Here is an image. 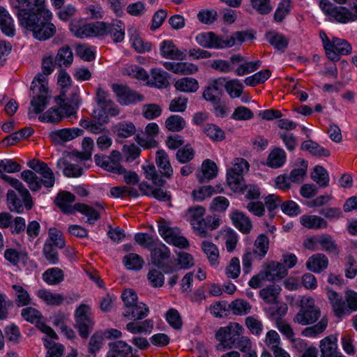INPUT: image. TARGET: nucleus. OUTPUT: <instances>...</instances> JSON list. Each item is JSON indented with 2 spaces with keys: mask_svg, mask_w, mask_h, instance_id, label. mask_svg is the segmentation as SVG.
I'll return each mask as SVG.
<instances>
[{
  "mask_svg": "<svg viewBox=\"0 0 357 357\" xmlns=\"http://www.w3.org/2000/svg\"><path fill=\"white\" fill-rule=\"evenodd\" d=\"M3 178L9 182L10 185L13 187L17 192L20 197L23 199L25 208L29 211L33 206L32 197L29 190L24 187L22 182L16 178L10 176H4Z\"/></svg>",
  "mask_w": 357,
  "mask_h": 357,
  "instance_id": "28",
  "label": "nucleus"
},
{
  "mask_svg": "<svg viewBox=\"0 0 357 357\" xmlns=\"http://www.w3.org/2000/svg\"><path fill=\"white\" fill-rule=\"evenodd\" d=\"M56 64L60 68L70 67L73 62V53L68 46H64L59 49L56 58Z\"/></svg>",
  "mask_w": 357,
  "mask_h": 357,
  "instance_id": "42",
  "label": "nucleus"
},
{
  "mask_svg": "<svg viewBox=\"0 0 357 357\" xmlns=\"http://www.w3.org/2000/svg\"><path fill=\"white\" fill-rule=\"evenodd\" d=\"M311 177L321 187H326L328 185V174L321 166L317 165L314 168Z\"/></svg>",
  "mask_w": 357,
  "mask_h": 357,
  "instance_id": "59",
  "label": "nucleus"
},
{
  "mask_svg": "<svg viewBox=\"0 0 357 357\" xmlns=\"http://www.w3.org/2000/svg\"><path fill=\"white\" fill-rule=\"evenodd\" d=\"M326 54L331 61H338L340 55H347L351 52V45L344 39L333 37L330 39L324 31H319Z\"/></svg>",
  "mask_w": 357,
  "mask_h": 357,
  "instance_id": "6",
  "label": "nucleus"
},
{
  "mask_svg": "<svg viewBox=\"0 0 357 357\" xmlns=\"http://www.w3.org/2000/svg\"><path fill=\"white\" fill-rule=\"evenodd\" d=\"M75 200V197L74 195L67 191H63L57 195L55 202L63 213L73 214L75 213V204L72 206L71 204Z\"/></svg>",
  "mask_w": 357,
  "mask_h": 357,
  "instance_id": "30",
  "label": "nucleus"
},
{
  "mask_svg": "<svg viewBox=\"0 0 357 357\" xmlns=\"http://www.w3.org/2000/svg\"><path fill=\"white\" fill-rule=\"evenodd\" d=\"M321 316L320 309L315 305L311 297H303L301 300V308L294 318V321L302 326L315 323Z\"/></svg>",
  "mask_w": 357,
  "mask_h": 357,
  "instance_id": "8",
  "label": "nucleus"
},
{
  "mask_svg": "<svg viewBox=\"0 0 357 357\" xmlns=\"http://www.w3.org/2000/svg\"><path fill=\"white\" fill-rule=\"evenodd\" d=\"M218 171L216 164L213 161L206 159L203 162L201 169L197 173V179L199 183L208 182L216 177Z\"/></svg>",
  "mask_w": 357,
  "mask_h": 357,
  "instance_id": "27",
  "label": "nucleus"
},
{
  "mask_svg": "<svg viewBox=\"0 0 357 357\" xmlns=\"http://www.w3.org/2000/svg\"><path fill=\"white\" fill-rule=\"evenodd\" d=\"M328 266V257L321 253H317L308 258L306 262L307 268L314 273H321Z\"/></svg>",
  "mask_w": 357,
  "mask_h": 357,
  "instance_id": "31",
  "label": "nucleus"
},
{
  "mask_svg": "<svg viewBox=\"0 0 357 357\" xmlns=\"http://www.w3.org/2000/svg\"><path fill=\"white\" fill-rule=\"evenodd\" d=\"M43 280L48 284L56 285L64 280L63 271L59 268H51L43 273Z\"/></svg>",
  "mask_w": 357,
  "mask_h": 357,
  "instance_id": "46",
  "label": "nucleus"
},
{
  "mask_svg": "<svg viewBox=\"0 0 357 357\" xmlns=\"http://www.w3.org/2000/svg\"><path fill=\"white\" fill-rule=\"evenodd\" d=\"M203 132L213 142H220L225 138V133L219 126L208 123L203 126Z\"/></svg>",
  "mask_w": 357,
  "mask_h": 357,
  "instance_id": "49",
  "label": "nucleus"
},
{
  "mask_svg": "<svg viewBox=\"0 0 357 357\" xmlns=\"http://www.w3.org/2000/svg\"><path fill=\"white\" fill-rule=\"evenodd\" d=\"M147 279L150 284L155 288L161 287L165 282V276L161 271L157 268H151L147 274Z\"/></svg>",
  "mask_w": 357,
  "mask_h": 357,
  "instance_id": "63",
  "label": "nucleus"
},
{
  "mask_svg": "<svg viewBox=\"0 0 357 357\" xmlns=\"http://www.w3.org/2000/svg\"><path fill=\"white\" fill-rule=\"evenodd\" d=\"M113 91L115 93L118 102L121 105H130L144 100V96L132 91L128 87L119 85H112Z\"/></svg>",
  "mask_w": 357,
  "mask_h": 357,
  "instance_id": "16",
  "label": "nucleus"
},
{
  "mask_svg": "<svg viewBox=\"0 0 357 357\" xmlns=\"http://www.w3.org/2000/svg\"><path fill=\"white\" fill-rule=\"evenodd\" d=\"M75 319L79 335L83 338H86L93 326L90 307L85 304L80 305L75 310Z\"/></svg>",
  "mask_w": 357,
  "mask_h": 357,
  "instance_id": "9",
  "label": "nucleus"
},
{
  "mask_svg": "<svg viewBox=\"0 0 357 357\" xmlns=\"http://www.w3.org/2000/svg\"><path fill=\"white\" fill-rule=\"evenodd\" d=\"M96 100L98 105L102 109L104 114L115 116L119 114V110L111 98L110 94L102 89L98 87L96 90Z\"/></svg>",
  "mask_w": 357,
  "mask_h": 357,
  "instance_id": "17",
  "label": "nucleus"
},
{
  "mask_svg": "<svg viewBox=\"0 0 357 357\" xmlns=\"http://www.w3.org/2000/svg\"><path fill=\"white\" fill-rule=\"evenodd\" d=\"M0 29L8 36H13L15 34L13 20L7 10L2 6H0Z\"/></svg>",
  "mask_w": 357,
  "mask_h": 357,
  "instance_id": "38",
  "label": "nucleus"
},
{
  "mask_svg": "<svg viewBox=\"0 0 357 357\" xmlns=\"http://www.w3.org/2000/svg\"><path fill=\"white\" fill-rule=\"evenodd\" d=\"M169 257L170 250L163 243L153 248L151 252L152 264L158 268H162L165 273H172L177 269L176 266H173L169 262L164 264V261L168 259Z\"/></svg>",
  "mask_w": 357,
  "mask_h": 357,
  "instance_id": "13",
  "label": "nucleus"
},
{
  "mask_svg": "<svg viewBox=\"0 0 357 357\" xmlns=\"http://www.w3.org/2000/svg\"><path fill=\"white\" fill-rule=\"evenodd\" d=\"M321 357H337L341 353L337 351V338L329 335L320 342Z\"/></svg>",
  "mask_w": 357,
  "mask_h": 357,
  "instance_id": "34",
  "label": "nucleus"
},
{
  "mask_svg": "<svg viewBox=\"0 0 357 357\" xmlns=\"http://www.w3.org/2000/svg\"><path fill=\"white\" fill-rule=\"evenodd\" d=\"M280 291V287L278 284H273L261 289L259 296L267 303H276Z\"/></svg>",
  "mask_w": 357,
  "mask_h": 357,
  "instance_id": "41",
  "label": "nucleus"
},
{
  "mask_svg": "<svg viewBox=\"0 0 357 357\" xmlns=\"http://www.w3.org/2000/svg\"><path fill=\"white\" fill-rule=\"evenodd\" d=\"M84 131L78 128H63L52 131L49 136L50 139L55 144H62L75 138L82 136Z\"/></svg>",
  "mask_w": 357,
  "mask_h": 357,
  "instance_id": "19",
  "label": "nucleus"
},
{
  "mask_svg": "<svg viewBox=\"0 0 357 357\" xmlns=\"http://www.w3.org/2000/svg\"><path fill=\"white\" fill-rule=\"evenodd\" d=\"M317 243L321 246L322 250L335 255L339 254L338 246L331 235L324 234L319 236L317 238Z\"/></svg>",
  "mask_w": 357,
  "mask_h": 357,
  "instance_id": "40",
  "label": "nucleus"
},
{
  "mask_svg": "<svg viewBox=\"0 0 357 357\" xmlns=\"http://www.w3.org/2000/svg\"><path fill=\"white\" fill-rule=\"evenodd\" d=\"M319 7L331 22L347 24L357 20V0L348 7L334 6L328 0H321Z\"/></svg>",
  "mask_w": 357,
  "mask_h": 357,
  "instance_id": "4",
  "label": "nucleus"
},
{
  "mask_svg": "<svg viewBox=\"0 0 357 357\" xmlns=\"http://www.w3.org/2000/svg\"><path fill=\"white\" fill-rule=\"evenodd\" d=\"M105 35H109L114 43H121L125 38V25L121 20H115L111 23L105 22Z\"/></svg>",
  "mask_w": 357,
  "mask_h": 357,
  "instance_id": "25",
  "label": "nucleus"
},
{
  "mask_svg": "<svg viewBox=\"0 0 357 357\" xmlns=\"http://www.w3.org/2000/svg\"><path fill=\"white\" fill-rule=\"evenodd\" d=\"M243 332V326L236 322H231L226 326L220 327L215 335L216 340L219 342L216 346L217 349L222 351L236 347L237 340Z\"/></svg>",
  "mask_w": 357,
  "mask_h": 357,
  "instance_id": "5",
  "label": "nucleus"
},
{
  "mask_svg": "<svg viewBox=\"0 0 357 357\" xmlns=\"http://www.w3.org/2000/svg\"><path fill=\"white\" fill-rule=\"evenodd\" d=\"M159 50L160 55L167 59L182 61L186 58L185 52L180 50L170 40H165L161 42Z\"/></svg>",
  "mask_w": 357,
  "mask_h": 357,
  "instance_id": "20",
  "label": "nucleus"
},
{
  "mask_svg": "<svg viewBox=\"0 0 357 357\" xmlns=\"http://www.w3.org/2000/svg\"><path fill=\"white\" fill-rule=\"evenodd\" d=\"M224 79L214 80L209 84L203 92V98L212 104H217L220 102L222 91L221 86H223Z\"/></svg>",
  "mask_w": 357,
  "mask_h": 357,
  "instance_id": "24",
  "label": "nucleus"
},
{
  "mask_svg": "<svg viewBox=\"0 0 357 357\" xmlns=\"http://www.w3.org/2000/svg\"><path fill=\"white\" fill-rule=\"evenodd\" d=\"M326 296L331 305L334 315L342 319L350 314L352 312L357 311V292L348 290L342 296L336 291L327 288Z\"/></svg>",
  "mask_w": 357,
  "mask_h": 357,
  "instance_id": "3",
  "label": "nucleus"
},
{
  "mask_svg": "<svg viewBox=\"0 0 357 357\" xmlns=\"http://www.w3.org/2000/svg\"><path fill=\"white\" fill-rule=\"evenodd\" d=\"M105 22L88 23L84 20H73L70 24V30L77 38H85L104 36Z\"/></svg>",
  "mask_w": 357,
  "mask_h": 357,
  "instance_id": "7",
  "label": "nucleus"
},
{
  "mask_svg": "<svg viewBox=\"0 0 357 357\" xmlns=\"http://www.w3.org/2000/svg\"><path fill=\"white\" fill-rule=\"evenodd\" d=\"M225 90L231 98H239L243 92V85L237 79L224 82Z\"/></svg>",
  "mask_w": 357,
  "mask_h": 357,
  "instance_id": "52",
  "label": "nucleus"
},
{
  "mask_svg": "<svg viewBox=\"0 0 357 357\" xmlns=\"http://www.w3.org/2000/svg\"><path fill=\"white\" fill-rule=\"evenodd\" d=\"M185 126L186 122L185 119L179 115H171L165 122V128L169 131L174 132L181 131Z\"/></svg>",
  "mask_w": 357,
  "mask_h": 357,
  "instance_id": "50",
  "label": "nucleus"
},
{
  "mask_svg": "<svg viewBox=\"0 0 357 357\" xmlns=\"http://www.w3.org/2000/svg\"><path fill=\"white\" fill-rule=\"evenodd\" d=\"M128 35L130 37V42L136 52L138 53H144L151 50V44L149 43H146L142 40L139 31L135 27L131 26L128 29Z\"/></svg>",
  "mask_w": 357,
  "mask_h": 357,
  "instance_id": "32",
  "label": "nucleus"
},
{
  "mask_svg": "<svg viewBox=\"0 0 357 357\" xmlns=\"http://www.w3.org/2000/svg\"><path fill=\"white\" fill-rule=\"evenodd\" d=\"M302 150L307 151L310 154L319 156H327L329 155L328 150L320 146L317 142L312 140L303 142L301 146Z\"/></svg>",
  "mask_w": 357,
  "mask_h": 357,
  "instance_id": "55",
  "label": "nucleus"
},
{
  "mask_svg": "<svg viewBox=\"0 0 357 357\" xmlns=\"http://www.w3.org/2000/svg\"><path fill=\"white\" fill-rule=\"evenodd\" d=\"M174 87L177 91L184 93H194L199 89V83L192 77H182L175 82Z\"/></svg>",
  "mask_w": 357,
  "mask_h": 357,
  "instance_id": "39",
  "label": "nucleus"
},
{
  "mask_svg": "<svg viewBox=\"0 0 357 357\" xmlns=\"http://www.w3.org/2000/svg\"><path fill=\"white\" fill-rule=\"evenodd\" d=\"M230 218L234 227L241 233L248 234L252 231V220L245 213L236 210L230 213Z\"/></svg>",
  "mask_w": 357,
  "mask_h": 357,
  "instance_id": "22",
  "label": "nucleus"
},
{
  "mask_svg": "<svg viewBox=\"0 0 357 357\" xmlns=\"http://www.w3.org/2000/svg\"><path fill=\"white\" fill-rule=\"evenodd\" d=\"M328 323V319L324 317L317 324L304 328L302 331V335L305 337H315L326 330Z\"/></svg>",
  "mask_w": 357,
  "mask_h": 357,
  "instance_id": "48",
  "label": "nucleus"
},
{
  "mask_svg": "<svg viewBox=\"0 0 357 357\" xmlns=\"http://www.w3.org/2000/svg\"><path fill=\"white\" fill-rule=\"evenodd\" d=\"M300 222L309 229H323L328 227L326 220L315 215H303L300 218Z\"/></svg>",
  "mask_w": 357,
  "mask_h": 357,
  "instance_id": "36",
  "label": "nucleus"
},
{
  "mask_svg": "<svg viewBox=\"0 0 357 357\" xmlns=\"http://www.w3.org/2000/svg\"><path fill=\"white\" fill-rule=\"evenodd\" d=\"M201 248L206 255L210 265L214 268L219 266L220 252L216 245L208 241H204L202 243Z\"/></svg>",
  "mask_w": 357,
  "mask_h": 357,
  "instance_id": "37",
  "label": "nucleus"
},
{
  "mask_svg": "<svg viewBox=\"0 0 357 357\" xmlns=\"http://www.w3.org/2000/svg\"><path fill=\"white\" fill-rule=\"evenodd\" d=\"M233 313L236 315L246 314L251 310L250 304L243 299H236L229 305Z\"/></svg>",
  "mask_w": 357,
  "mask_h": 357,
  "instance_id": "62",
  "label": "nucleus"
},
{
  "mask_svg": "<svg viewBox=\"0 0 357 357\" xmlns=\"http://www.w3.org/2000/svg\"><path fill=\"white\" fill-rule=\"evenodd\" d=\"M226 184L234 192L242 191L245 184L243 174L227 171Z\"/></svg>",
  "mask_w": 357,
  "mask_h": 357,
  "instance_id": "43",
  "label": "nucleus"
},
{
  "mask_svg": "<svg viewBox=\"0 0 357 357\" xmlns=\"http://www.w3.org/2000/svg\"><path fill=\"white\" fill-rule=\"evenodd\" d=\"M163 66L168 70L176 75H190L195 74L199 68L194 63L189 62H170L162 63Z\"/></svg>",
  "mask_w": 357,
  "mask_h": 357,
  "instance_id": "21",
  "label": "nucleus"
},
{
  "mask_svg": "<svg viewBox=\"0 0 357 357\" xmlns=\"http://www.w3.org/2000/svg\"><path fill=\"white\" fill-rule=\"evenodd\" d=\"M12 289L15 296V302L18 306H24L30 303V296L23 287L18 284H13Z\"/></svg>",
  "mask_w": 357,
  "mask_h": 357,
  "instance_id": "58",
  "label": "nucleus"
},
{
  "mask_svg": "<svg viewBox=\"0 0 357 357\" xmlns=\"http://www.w3.org/2000/svg\"><path fill=\"white\" fill-rule=\"evenodd\" d=\"M95 207L82 203L75 204V211H78L87 217L89 224H94L100 219V212L105 210V204L100 202L94 204Z\"/></svg>",
  "mask_w": 357,
  "mask_h": 357,
  "instance_id": "18",
  "label": "nucleus"
},
{
  "mask_svg": "<svg viewBox=\"0 0 357 357\" xmlns=\"http://www.w3.org/2000/svg\"><path fill=\"white\" fill-rule=\"evenodd\" d=\"M7 204L10 211L17 213H22L25 208L22 197H18L16 192L12 190L7 192Z\"/></svg>",
  "mask_w": 357,
  "mask_h": 357,
  "instance_id": "44",
  "label": "nucleus"
},
{
  "mask_svg": "<svg viewBox=\"0 0 357 357\" xmlns=\"http://www.w3.org/2000/svg\"><path fill=\"white\" fill-rule=\"evenodd\" d=\"M152 84L159 89L167 88L169 85V75L160 68H153L151 70Z\"/></svg>",
  "mask_w": 357,
  "mask_h": 357,
  "instance_id": "45",
  "label": "nucleus"
},
{
  "mask_svg": "<svg viewBox=\"0 0 357 357\" xmlns=\"http://www.w3.org/2000/svg\"><path fill=\"white\" fill-rule=\"evenodd\" d=\"M122 158H95V162L97 165L104 169L116 174H123L125 168L121 164Z\"/></svg>",
  "mask_w": 357,
  "mask_h": 357,
  "instance_id": "29",
  "label": "nucleus"
},
{
  "mask_svg": "<svg viewBox=\"0 0 357 357\" xmlns=\"http://www.w3.org/2000/svg\"><path fill=\"white\" fill-rule=\"evenodd\" d=\"M252 36L245 31H236L225 38L213 32H204L197 34L196 42L204 48L223 49L239 45L244 41L251 39Z\"/></svg>",
  "mask_w": 357,
  "mask_h": 357,
  "instance_id": "2",
  "label": "nucleus"
},
{
  "mask_svg": "<svg viewBox=\"0 0 357 357\" xmlns=\"http://www.w3.org/2000/svg\"><path fill=\"white\" fill-rule=\"evenodd\" d=\"M114 131L119 137L127 138L135 134L136 128L132 122L122 121L114 126Z\"/></svg>",
  "mask_w": 357,
  "mask_h": 357,
  "instance_id": "51",
  "label": "nucleus"
},
{
  "mask_svg": "<svg viewBox=\"0 0 357 357\" xmlns=\"http://www.w3.org/2000/svg\"><path fill=\"white\" fill-rule=\"evenodd\" d=\"M112 351L116 354L119 357H128L132 353V348L123 341H116L109 344Z\"/></svg>",
  "mask_w": 357,
  "mask_h": 357,
  "instance_id": "60",
  "label": "nucleus"
},
{
  "mask_svg": "<svg viewBox=\"0 0 357 357\" xmlns=\"http://www.w3.org/2000/svg\"><path fill=\"white\" fill-rule=\"evenodd\" d=\"M44 90L41 89H33V83H31V90L34 96L31 100V107L29 109L28 114L32 118L33 114L41 113L49 104L50 96L47 86H45Z\"/></svg>",
  "mask_w": 357,
  "mask_h": 357,
  "instance_id": "12",
  "label": "nucleus"
},
{
  "mask_svg": "<svg viewBox=\"0 0 357 357\" xmlns=\"http://www.w3.org/2000/svg\"><path fill=\"white\" fill-rule=\"evenodd\" d=\"M123 263L128 269L140 270L144 264V260L139 255L130 253L123 259Z\"/></svg>",
  "mask_w": 357,
  "mask_h": 357,
  "instance_id": "56",
  "label": "nucleus"
},
{
  "mask_svg": "<svg viewBox=\"0 0 357 357\" xmlns=\"http://www.w3.org/2000/svg\"><path fill=\"white\" fill-rule=\"evenodd\" d=\"M254 245L255 249L252 252L261 259L265 257L268 250L269 239L266 235L261 234L257 236Z\"/></svg>",
  "mask_w": 357,
  "mask_h": 357,
  "instance_id": "57",
  "label": "nucleus"
},
{
  "mask_svg": "<svg viewBox=\"0 0 357 357\" xmlns=\"http://www.w3.org/2000/svg\"><path fill=\"white\" fill-rule=\"evenodd\" d=\"M21 176L32 192H36L40 190V180L34 172L30 170H24L21 173Z\"/></svg>",
  "mask_w": 357,
  "mask_h": 357,
  "instance_id": "53",
  "label": "nucleus"
},
{
  "mask_svg": "<svg viewBox=\"0 0 357 357\" xmlns=\"http://www.w3.org/2000/svg\"><path fill=\"white\" fill-rule=\"evenodd\" d=\"M56 62L54 61L52 54H47L42 59V73L38 74L32 81L33 89H41L44 90L45 86H47V76L50 75L55 68Z\"/></svg>",
  "mask_w": 357,
  "mask_h": 357,
  "instance_id": "14",
  "label": "nucleus"
},
{
  "mask_svg": "<svg viewBox=\"0 0 357 357\" xmlns=\"http://www.w3.org/2000/svg\"><path fill=\"white\" fill-rule=\"evenodd\" d=\"M267 281L281 280L287 275V268L280 262L271 261L263 271Z\"/></svg>",
  "mask_w": 357,
  "mask_h": 357,
  "instance_id": "26",
  "label": "nucleus"
},
{
  "mask_svg": "<svg viewBox=\"0 0 357 357\" xmlns=\"http://www.w3.org/2000/svg\"><path fill=\"white\" fill-rule=\"evenodd\" d=\"M268 43L277 50H284L288 45V40L284 36L275 32L266 34Z\"/></svg>",
  "mask_w": 357,
  "mask_h": 357,
  "instance_id": "61",
  "label": "nucleus"
},
{
  "mask_svg": "<svg viewBox=\"0 0 357 357\" xmlns=\"http://www.w3.org/2000/svg\"><path fill=\"white\" fill-rule=\"evenodd\" d=\"M36 295L45 303L52 306L61 305L66 300L63 294L54 293L47 289H40L37 291Z\"/></svg>",
  "mask_w": 357,
  "mask_h": 357,
  "instance_id": "33",
  "label": "nucleus"
},
{
  "mask_svg": "<svg viewBox=\"0 0 357 357\" xmlns=\"http://www.w3.org/2000/svg\"><path fill=\"white\" fill-rule=\"evenodd\" d=\"M158 231L168 244L183 249L188 248L190 246L188 241L181 235V232L178 229L171 227L163 220L159 223Z\"/></svg>",
  "mask_w": 357,
  "mask_h": 357,
  "instance_id": "10",
  "label": "nucleus"
},
{
  "mask_svg": "<svg viewBox=\"0 0 357 357\" xmlns=\"http://www.w3.org/2000/svg\"><path fill=\"white\" fill-rule=\"evenodd\" d=\"M76 113V107L63 102L59 107H52L39 116L42 122L57 123L63 118L70 117Z\"/></svg>",
  "mask_w": 357,
  "mask_h": 357,
  "instance_id": "11",
  "label": "nucleus"
},
{
  "mask_svg": "<svg viewBox=\"0 0 357 357\" xmlns=\"http://www.w3.org/2000/svg\"><path fill=\"white\" fill-rule=\"evenodd\" d=\"M31 1L11 0L10 4L22 27L31 31L36 39L47 40L56 33V26L49 22L52 14L45 8V0Z\"/></svg>",
  "mask_w": 357,
  "mask_h": 357,
  "instance_id": "1",
  "label": "nucleus"
},
{
  "mask_svg": "<svg viewBox=\"0 0 357 357\" xmlns=\"http://www.w3.org/2000/svg\"><path fill=\"white\" fill-rule=\"evenodd\" d=\"M273 304L274 305L266 308L265 311L268 317L277 323L278 320H282V317L287 314L288 306L286 303H278V302Z\"/></svg>",
  "mask_w": 357,
  "mask_h": 357,
  "instance_id": "47",
  "label": "nucleus"
},
{
  "mask_svg": "<svg viewBox=\"0 0 357 357\" xmlns=\"http://www.w3.org/2000/svg\"><path fill=\"white\" fill-rule=\"evenodd\" d=\"M27 165L42 175V180H40L41 185L43 184L45 188H52L55 183V177L53 172L47 167V165L38 159L33 158L32 160L27 162Z\"/></svg>",
  "mask_w": 357,
  "mask_h": 357,
  "instance_id": "15",
  "label": "nucleus"
},
{
  "mask_svg": "<svg viewBox=\"0 0 357 357\" xmlns=\"http://www.w3.org/2000/svg\"><path fill=\"white\" fill-rule=\"evenodd\" d=\"M271 75V72L268 69L260 70L252 76L245 79L244 82L247 86H255L256 85L264 83Z\"/></svg>",
  "mask_w": 357,
  "mask_h": 357,
  "instance_id": "54",
  "label": "nucleus"
},
{
  "mask_svg": "<svg viewBox=\"0 0 357 357\" xmlns=\"http://www.w3.org/2000/svg\"><path fill=\"white\" fill-rule=\"evenodd\" d=\"M307 162L303 159L299 158L295 162L294 168L289 175L293 183L300 184L304 181L307 174Z\"/></svg>",
  "mask_w": 357,
  "mask_h": 357,
  "instance_id": "35",
  "label": "nucleus"
},
{
  "mask_svg": "<svg viewBox=\"0 0 357 357\" xmlns=\"http://www.w3.org/2000/svg\"><path fill=\"white\" fill-rule=\"evenodd\" d=\"M149 313V307L143 302H137L129 307L123 308V316L129 320H142Z\"/></svg>",
  "mask_w": 357,
  "mask_h": 357,
  "instance_id": "23",
  "label": "nucleus"
},
{
  "mask_svg": "<svg viewBox=\"0 0 357 357\" xmlns=\"http://www.w3.org/2000/svg\"><path fill=\"white\" fill-rule=\"evenodd\" d=\"M43 253L50 264H56L59 262V254L55 246L49 241L45 242Z\"/></svg>",
  "mask_w": 357,
  "mask_h": 357,
  "instance_id": "64",
  "label": "nucleus"
}]
</instances>
